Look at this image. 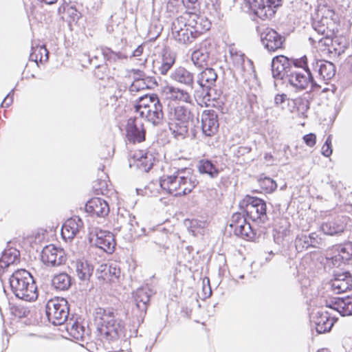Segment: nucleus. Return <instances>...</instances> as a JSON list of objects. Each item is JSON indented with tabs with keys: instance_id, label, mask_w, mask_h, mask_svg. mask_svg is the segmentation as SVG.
Returning <instances> with one entry per match:
<instances>
[{
	"instance_id": "obj_38",
	"label": "nucleus",
	"mask_w": 352,
	"mask_h": 352,
	"mask_svg": "<svg viewBox=\"0 0 352 352\" xmlns=\"http://www.w3.org/2000/svg\"><path fill=\"white\" fill-rule=\"evenodd\" d=\"M19 252L16 249L5 250L2 252L0 258V265L1 267H8L10 265L14 263L19 259Z\"/></svg>"
},
{
	"instance_id": "obj_8",
	"label": "nucleus",
	"mask_w": 352,
	"mask_h": 352,
	"mask_svg": "<svg viewBox=\"0 0 352 352\" xmlns=\"http://www.w3.org/2000/svg\"><path fill=\"white\" fill-rule=\"evenodd\" d=\"M305 73L306 74H302L297 69L292 68L287 74L285 82L297 90H304L310 84L312 91H318L321 88V85L314 80L311 71L309 70V72H305Z\"/></svg>"
},
{
	"instance_id": "obj_41",
	"label": "nucleus",
	"mask_w": 352,
	"mask_h": 352,
	"mask_svg": "<svg viewBox=\"0 0 352 352\" xmlns=\"http://www.w3.org/2000/svg\"><path fill=\"white\" fill-rule=\"evenodd\" d=\"M98 54L102 55L104 58L109 63H113L118 60L124 59L128 57L121 52H115L108 47L101 48V50L98 52Z\"/></svg>"
},
{
	"instance_id": "obj_37",
	"label": "nucleus",
	"mask_w": 352,
	"mask_h": 352,
	"mask_svg": "<svg viewBox=\"0 0 352 352\" xmlns=\"http://www.w3.org/2000/svg\"><path fill=\"white\" fill-rule=\"evenodd\" d=\"M289 223L285 219L280 220L279 225L274 228V237L276 243H281L290 232Z\"/></svg>"
},
{
	"instance_id": "obj_26",
	"label": "nucleus",
	"mask_w": 352,
	"mask_h": 352,
	"mask_svg": "<svg viewBox=\"0 0 352 352\" xmlns=\"http://www.w3.org/2000/svg\"><path fill=\"white\" fill-rule=\"evenodd\" d=\"M346 217H341L323 223L321 226V230L324 234L327 235H339L342 234L346 228Z\"/></svg>"
},
{
	"instance_id": "obj_64",
	"label": "nucleus",
	"mask_w": 352,
	"mask_h": 352,
	"mask_svg": "<svg viewBox=\"0 0 352 352\" xmlns=\"http://www.w3.org/2000/svg\"><path fill=\"white\" fill-rule=\"evenodd\" d=\"M30 311L24 307H17L15 309V315L19 318L27 317Z\"/></svg>"
},
{
	"instance_id": "obj_35",
	"label": "nucleus",
	"mask_w": 352,
	"mask_h": 352,
	"mask_svg": "<svg viewBox=\"0 0 352 352\" xmlns=\"http://www.w3.org/2000/svg\"><path fill=\"white\" fill-rule=\"evenodd\" d=\"M156 100H160V99L157 96L154 94L140 96L134 107L138 116L141 115V111H145L150 107L151 104L155 103Z\"/></svg>"
},
{
	"instance_id": "obj_6",
	"label": "nucleus",
	"mask_w": 352,
	"mask_h": 352,
	"mask_svg": "<svg viewBox=\"0 0 352 352\" xmlns=\"http://www.w3.org/2000/svg\"><path fill=\"white\" fill-rule=\"evenodd\" d=\"M240 207L241 209L245 208L243 212L253 221L264 223L267 220L266 204L260 198L246 196L240 202Z\"/></svg>"
},
{
	"instance_id": "obj_21",
	"label": "nucleus",
	"mask_w": 352,
	"mask_h": 352,
	"mask_svg": "<svg viewBox=\"0 0 352 352\" xmlns=\"http://www.w3.org/2000/svg\"><path fill=\"white\" fill-rule=\"evenodd\" d=\"M85 210L92 217H105L109 213L108 203L99 197L92 198L88 201L85 205Z\"/></svg>"
},
{
	"instance_id": "obj_39",
	"label": "nucleus",
	"mask_w": 352,
	"mask_h": 352,
	"mask_svg": "<svg viewBox=\"0 0 352 352\" xmlns=\"http://www.w3.org/2000/svg\"><path fill=\"white\" fill-rule=\"evenodd\" d=\"M198 170L200 173L207 174L211 178H216L219 173V170L216 168L212 162L208 160H200L198 164Z\"/></svg>"
},
{
	"instance_id": "obj_9",
	"label": "nucleus",
	"mask_w": 352,
	"mask_h": 352,
	"mask_svg": "<svg viewBox=\"0 0 352 352\" xmlns=\"http://www.w3.org/2000/svg\"><path fill=\"white\" fill-rule=\"evenodd\" d=\"M171 34L177 42L184 45L191 43L196 39L192 30L187 25L185 19H183L182 15L172 22Z\"/></svg>"
},
{
	"instance_id": "obj_34",
	"label": "nucleus",
	"mask_w": 352,
	"mask_h": 352,
	"mask_svg": "<svg viewBox=\"0 0 352 352\" xmlns=\"http://www.w3.org/2000/svg\"><path fill=\"white\" fill-rule=\"evenodd\" d=\"M156 80L154 77L145 78L138 80H133L130 85L129 90L130 92H138L144 89H150L157 85Z\"/></svg>"
},
{
	"instance_id": "obj_40",
	"label": "nucleus",
	"mask_w": 352,
	"mask_h": 352,
	"mask_svg": "<svg viewBox=\"0 0 352 352\" xmlns=\"http://www.w3.org/2000/svg\"><path fill=\"white\" fill-rule=\"evenodd\" d=\"M98 54L102 55L104 58L109 63H113L118 60L124 59L128 57L121 52H115L108 47L101 48V50L98 52Z\"/></svg>"
},
{
	"instance_id": "obj_53",
	"label": "nucleus",
	"mask_w": 352,
	"mask_h": 352,
	"mask_svg": "<svg viewBox=\"0 0 352 352\" xmlns=\"http://www.w3.org/2000/svg\"><path fill=\"white\" fill-rule=\"evenodd\" d=\"M219 0H206V6L210 13H218L220 9Z\"/></svg>"
},
{
	"instance_id": "obj_62",
	"label": "nucleus",
	"mask_w": 352,
	"mask_h": 352,
	"mask_svg": "<svg viewBox=\"0 0 352 352\" xmlns=\"http://www.w3.org/2000/svg\"><path fill=\"white\" fill-rule=\"evenodd\" d=\"M287 100V96L285 94H276L274 97V104L279 106Z\"/></svg>"
},
{
	"instance_id": "obj_12",
	"label": "nucleus",
	"mask_w": 352,
	"mask_h": 352,
	"mask_svg": "<svg viewBox=\"0 0 352 352\" xmlns=\"http://www.w3.org/2000/svg\"><path fill=\"white\" fill-rule=\"evenodd\" d=\"M285 41V36L272 28H267L261 33V43L270 52L283 49Z\"/></svg>"
},
{
	"instance_id": "obj_42",
	"label": "nucleus",
	"mask_w": 352,
	"mask_h": 352,
	"mask_svg": "<svg viewBox=\"0 0 352 352\" xmlns=\"http://www.w3.org/2000/svg\"><path fill=\"white\" fill-rule=\"evenodd\" d=\"M67 329L74 339L83 340L85 329L78 322H73L67 324Z\"/></svg>"
},
{
	"instance_id": "obj_10",
	"label": "nucleus",
	"mask_w": 352,
	"mask_h": 352,
	"mask_svg": "<svg viewBox=\"0 0 352 352\" xmlns=\"http://www.w3.org/2000/svg\"><path fill=\"white\" fill-rule=\"evenodd\" d=\"M282 0H248V4L254 14L265 20L275 14V8L281 5Z\"/></svg>"
},
{
	"instance_id": "obj_63",
	"label": "nucleus",
	"mask_w": 352,
	"mask_h": 352,
	"mask_svg": "<svg viewBox=\"0 0 352 352\" xmlns=\"http://www.w3.org/2000/svg\"><path fill=\"white\" fill-rule=\"evenodd\" d=\"M251 151V148L248 146H239L235 152V155L238 157L244 155L249 153Z\"/></svg>"
},
{
	"instance_id": "obj_43",
	"label": "nucleus",
	"mask_w": 352,
	"mask_h": 352,
	"mask_svg": "<svg viewBox=\"0 0 352 352\" xmlns=\"http://www.w3.org/2000/svg\"><path fill=\"white\" fill-rule=\"evenodd\" d=\"M312 59L309 60L307 56H303L300 58H292L289 59L291 66L296 69L297 68H302L305 72H309L311 70V62Z\"/></svg>"
},
{
	"instance_id": "obj_13",
	"label": "nucleus",
	"mask_w": 352,
	"mask_h": 352,
	"mask_svg": "<svg viewBox=\"0 0 352 352\" xmlns=\"http://www.w3.org/2000/svg\"><path fill=\"white\" fill-rule=\"evenodd\" d=\"M41 260L47 265L58 266L65 262L66 256L63 249L50 244L43 249Z\"/></svg>"
},
{
	"instance_id": "obj_48",
	"label": "nucleus",
	"mask_w": 352,
	"mask_h": 352,
	"mask_svg": "<svg viewBox=\"0 0 352 352\" xmlns=\"http://www.w3.org/2000/svg\"><path fill=\"white\" fill-rule=\"evenodd\" d=\"M295 104L297 107L298 112L303 117H305V113L309 109V101L306 98H298L296 100Z\"/></svg>"
},
{
	"instance_id": "obj_58",
	"label": "nucleus",
	"mask_w": 352,
	"mask_h": 352,
	"mask_svg": "<svg viewBox=\"0 0 352 352\" xmlns=\"http://www.w3.org/2000/svg\"><path fill=\"white\" fill-rule=\"evenodd\" d=\"M182 3L188 10H195L199 7L198 0H182Z\"/></svg>"
},
{
	"instance_id": "obj_59",
	"label": "nucleus",
	"mask_w": 352,
	"mask_h": 352,
	"mask_svg": "<svg viewBox=\"0 0 352 352\" xmlns=\"http://www.w3.org/2000/svg\"><path fill=\"white\" fill-rule=\"evenodd\" d=\"M129 230L131 235L137 233L135 226H138V222L135 221V217H130L129 223Z\"/></svg>"
},
{
	"instance_id": "obj_18",
	"label": "nucleus",
	"mask_w": 352,
	"mask_h": 352,
	"mask_svg": "<svg viewBox=\"0 0 352 352\" xmlns=\"http://www.w3.org/2000/svg\"><path fill=\"white\" fill-rule=\"evenodd\" d=\"M140 119L145 120L153 126H158L162 123L164 118L163 107L160 100H156L155 103L151 104L150 107L145 111H141L138 116Z\"/></svg>"
},
{
	"instance_id": "obj_31",
	"label": "nucleus",
	"mask_w": 352,
	"mask_h": 352,
	"mask_svg": "<svg viewBox=\"0 0 352 352\" xmlns=\"http://www.w3.org/2000/svg\"><path fill=\"white\" fill-rule=\"evenodd\" d=\"M335 25L330 23H323L319 22H314L313 28L318 34L323 35L324 37L318 38V43L324 45H329L331 42L329 36L334 30Z\"/></svg>"
},
{
	"instance_id": "obj_54",
	"label": "nucleus",
	"mask_w": 352,
	"mask_h": 352,
	"mask_svg": "<svg viewBox=\"0 0 352 352\" xmlns=\"http://www.w3.org/2000/svg\"><path fill=\"white\" fill-rule=\"evenodd\" d=\"M262 185L268 191H274L277 188V184L275 181L270 177H265L262 181Z\"/></svg>"
},
{
	"instance_id": "obj_11",
	"label": "nucleus",
	"mask_w": 352,
	"mask_h": 352,
	"mask_svg": "<svg viewBox=\"0 0 352 352\" xmlns=\"http://www.w3.org/2000/svg\"><path fill=\"white\" fill-rule=\"evenodd\" d=\"M182 16L185 19L195 38L209 30L211 27L210 21L205 16L198 15L194 12H186Z\"/></svg>"
},
{
	"instance_id": "obj_16",
	"label": "nucleus",
	"mask_w": 352,
	"mask_h": 352,
	"mask_svg": "<svg viewBox=\"0 0 352 352\" xmlns=\"http://www.w3.org/2000/svg\"><path fill=\"white\" fill-rule=\"evenodd\" d=\"M311 71L316 72L324 81L331 80L336 74V67L329 61L312 58Z\"/></svg>"
},
{
	"instance_id": "obj_45",
	"label": "nucleus",
	"mask_w": 352,
	"mask_h": 352,
	"mask_svg": "<svg viewBox=\"0 0 352 352\" xmlns=\"http://www.w3.org/2000/svg\"><path fill=\"white\" fill-rule=\"evenodd\" d=\"M322 16L329 21V23L336 25V14L334 10L329 6H323L318 10V17Z\"/></svg>"
},
{
	"instance_id": "obj_2",
	"label": "nucleus",
	"mask_w": 352,
	"mask_h": 352,
	"mask_svg": "<svg viewBox=\"0 0 352 352\" xmlns=\"http://www.w3.org/2000/svg\"><path fill=\"white\" fill-rule=\"evenodd\" d=\"M198 183L190 168H178L172 175H164L160 180L162 189L175 196L190 193Z\"/></svg>"
},
{
	"instance_id": "obj_7",
	"label": "nucleus",
	"mask_w": 352,
	"mask_h": 352,
	"mask_svg": "<svg viewBox=\"0 0 352 352\" xmlns=\"http://www.w3.org/2000/svg\"><path fill=\"white\" fill-rule=\"evenodd\" d=\"M45 312L48 320L54 325H61L69 316V306L63 298H53L47 301Z\"/></svg>"
},
{
	"instance_id": "obj_24",
	"label": "nucleus",
	"mask_w": 352,
	"mask_h": 352,
	"mask_svg": "<svg viewBox=\"0 0 352 352\" xmlns=\"http://www.w3.org/2000/svg\"><path fill=\"white\" fill-rule=\"evenodd\" d=\"M332 290L336 294H341L352 289V275L349 272L335 275L331 283Z\"/></svg>"
},
{
	"instance_id": "obj_33",
	"label": "nucleus",
	"mask_w": 352,
	"mask_h": 352,
	"mask_svg": "<svg viewBox=\"0 0 352 352\" xmlns=\"http://www.w3.org/2000/svg\"><path fill=\"white\" fill-rule=\"evenodd\" d=\"M75 270L77 276L80 280H88L91 277L94 268L87 261L78 260L75 262Z\"/></svg>"
},
{
	"instance_id": "obj_19",
	"label": "nucleus",
	"mask_w": 352,
	"mask_h": 352,
	"mask_svg": "<svg viewBox=\"0 0 352 352\" xmlns=\"http://www.w3.org/2000/svg\"><path fill=\"white\" fill-rule=\"evenodd\" d=\"M211 42L210 40H204L199 44V47L195 50L191 55V60L193 64L199 67V70L204 69L210 56V48Z\"/></svg>"
},
{
	"instance_id": "obj_47",
	"label": "nucleus",
	"mask_w": 352,
	"mask_h": 352,
	"mask_svg": "<svg viewBox=\"0 0 352 352\" xmlns=\"http://www.w3.org/2000/svg\"><path fill=\"white\" fill-rule=\"evenodd\" d=\"M338 254L340 256H343V259L349 261L352 258V243L349 242L344 244L343 246H338L336 248Z\"/></svg>"
},
{
	"instance_id": "obj_51",
	"label": "nucleus",
	"mask_w": 352,
	"mask_h": 352,
	"mask_svg": "<svg viewBox=\"0 0 352 352\" xmlns=\"http://www.w3.org/2000/svg\"><path fill=\"white\" fill-rule=\"evenodd\" d=\"M307 236L310 247L320 248L324 243L322 239L316 232L310 233Z\"/></svg>"
},
{
	"instance_id": "obj_57",
	"label": "nucleus",
	"mask_w": 352,
	"mask_h": 352,
	"mask_svg": "<svg viewBox=\"0 0 352 352\" xmlns=\"http://www.w3.org/2000/svg\"><path fill=\"white\" fill-rule=\"evenodd\" d=\"M303 140L307 146L312 147L316 144V135L311 133L307 134L303 136Z\"/></svg>"
},
{
	"instance_id": "obj_49",
	"label": "nucleus",
	"mask_w": 352,
	"mask_h": 352,
	"mask_svg": "<svg viewBox=\"0 0 352 352\" xmlns=\"http://www.w3.org/2000/svg\"><path fill=\"white\" fill-rule=\"evenodd\" d=\"M93 189L96 195H104L107 192V183L105 180L98 179L94 182Z\"/></svg>"
},
{
	"instance_id": "obj_56",
	"label": "nucleus",
	"mask_w": 352,
	"mask_h": 352,
	"mask_svg": "<svg viewBox=\"0 0 352 352\" xmlns=\"http://www.w3.org/2000/svg\"><path fill=\"white\" fill-rule=\"evenodd\" d=\"M327 260L331 262L333 267H340L342 263H346V262H347L343 259V256H340L338 254L331 256V258H327Z\"/></svg>"
},
{
	"instance_id": "obj_32",
	"label": "nucleus",
	"mask_w": 352,
	"mask_h": 352,
	"mask_svg": "<svg viewBox=\"0 0 352 352\" xmlns=\"http://www.w3.org/2000/svg\"><path fill=\"white\" fill-rule=\"evenodd\" d=\"M167 90L169 98L173 100H179L186 103L192 102V94L188 89H183L171 86L168 87Z\"/></svg>"
},
{
	"instance_id": "obj_14",
	"label": "nucleus",
	"mask_w": 352,
	"mask_h": 352,
	"mask_svg": "<svg viewBox=\"0 0 352 352\" xmlns=\"http://www.w3.org/2000/svg\"><path fill=\"white\" fill-rule=\"evenodd\" d=\"M146 131L142 120L135 116L128 120L126 125V138L133 144L140 143L145 140Z\"/></svg>"
},
{
	"instance_id": "obj_52",
	"label": "nucleus",
	"mask_w": 352,
	"mask_h": 352,
	"mask_svg": "<svg viewBox=\"0 0 352 352\" xmlns=\"http://www.w3.org/2000/svg\"><path fill=\"white\" fill-rule=\"evenodd\" d=\"M331 135H329L322 147L321 153L325 157H329L332 154Z\"/></svg>"
},
{
	"instance_id": "obj_15",
	"label": "nucleus",
	"mask_w": 352,
	"mask_h": 352,
	"mask_svg": "<svg viewBox=\"0 0 352 352\" xmlns=\"http://www.w3.org/2000/svg\"><path fill=\"white\" fill-rule=\"evenodd\" d=\"M292 68L289 58L285 56H277L272 59V73L273 78L276 79L285 80Z\"/></svg>"
},
{
	"instance_id": "obj_36",
	"label": "nucleus",
	"mask_w": 352,
	"mask_h": 352,
	"mask_svg": "<svg viewBox=\"0 0 352 352\" xmlns=\"http://www.w3.org/2000/svg\"><path fill=\"white\" fill-rule=\"evenodd\" d=\"M52 284L57 290H68L72 284V278L67 273H60L53 277Z\"/></svg>"
},
{
	"instance_id": "obj_29",
	"label": "nucleus",
	"mask_w": 352,
	"mask_h": 352,
	"mask_svg": "<svg viewBox=\"0 0 352 352\" xmlns=\"http://www.w3.org/2000/svg\"><path fill=\"white\" fill-rule=\"evenodd\" d=\"M175 62V54L168 49H164L162 52L160 61H157L155 69L162 75H166L171 69Z\"/></svg>"
},
{
	"instance_id": "obj_4",
	"label": "nucleus",
	"mask_w": 352,
	"mask_h": 352,
	"mask_svg": "<svg viewBox=\"0 0 352 352\" xmlns=\"http://www.w3.org/2000/svg\"><path fill=\"white\" fill-rule=\"evenodd\" d=\"M118 314L112 308H97L95 318L100 327V331L107 339L116 340L125 335L124 322L117 317Z\"/></svg>"
},
{
	"instance_id": "obj_50",
	"label": "nucleus",
	"mask_w": 352,
	"mask_h": 352,
	"mask_svg": "<svg viewBox=\"0 0 352 352\" xmlns=\"http://www.w3.org/2000/svg\"><path fill=\"white\" fill-rule=\"evenodd\" d=\"M256 236V232L252 228L251 225L248 223L245 225L244 230L241 232V234L239 235V237H241L243 239L247 241L253 240Z\"/></svg>"
},
{
	"instance_id": "obj_20",
	"label": "nucleus",
	"mask_w": 352,
	"mask_h": 352,
	"mask_svg": "<svg viewBox=\"0 0 352 352\" xmlns=\"http://www.w3.org/2000/svg\"><path fill=\"white\" fill-rule=\"evenodd\" d=\"M219 128L217 114L214 111H204L201 115V129L206 136L214 135Z\"/></svg>"
},
{
	"instance_id": "obj_46",
	"label": "nucleus",
	"mask_w": 352,
	"mask_h": 352,
	"mask_svg": "<svg viewBox=\"0 0 352 352\" xmlns=\"http://www.w3.org/2000/svg\"><path fill=\"white\" fill-rule=\"evenodd\" d=\"M294 243L298 252H302L308 248H310L308 236L306 234L301 233L298 234Z\"/></svg>"
},
{
	"instance_id": "obj_23",
	"label": "nucleus",
	"mask_w": 352,
	"mask_h": 352,
	"mask_svg": "<svg viewBox=\"0 0 352 352\" xmlns=\"http://www.w3.org/2000/svg\"><path fill=\"white\" fill-rule=\"evenodd\" d=\"M327 307L338 311L341 316L352 315V296L333 298L329 302H327Z\"/></svg>"
},
{
	"instance_id": "obj_5",
	"label": "nucleus",
	"mask_w": 352,
	"mask_h": 352,
	"mask_svg": "<svg viewBox=\"0 0 352 352\" xmlns=\"http://www.w3.org/2000/svg\"><path fill=\"white\" fill-rule=\"evenodd\" d=\"M192 119V115L186 107L178 106L170 111L168 127L175 138L184 140L187 136Z\"/></svg>"
},
{
	"instance_id": "obj_22",
	"label": "nucleus",
	"mask_w": 352,
	"mask_h": 352,
	"mask_svg": "<svg viewBox=\"0 0 352 352\" xmlns=\"http://www.w3.org/2000/svg\"><path fill=\"white\" fill-rule=\"evenodd\" d=\"M94 243L104 252L111 254L115 249L116 242L113 234L109 231H96Z\"/></svg>"
},
{
	"instance_id": "obj_28",
	"label": "nucleus",
	"mask_w": 352,
	"mask_h": 352,
	"mask_svg": "<svg viewBox=\"0 0 352 352\" xmlns=\"http://www.w3.org/2000/svg\"><path fill=\"white\" fill-rule=\"evenodd\" d=\"M154 157L151 153L138 151L133 155V166L143 172H148L153 166Z\"/></svg>"
},
{
	"instance_id": "obj_61",
	"label": "nucleus",
	"mask_w": 352,
	"mask_h": 352,
	"mask_svg": "<svg viewBox=\"0 0 352 352\" xmlns=\"http://www.w3.org/2000/svg\"><path fill=\"white\" fill-rule=\"evenodd\" d=\"M14 90H11V91L6 96V97L3 99V102H1V107H8L11 105V104L13 102V98L12 96H11V94H13Z\"/></svg>"
},
{
	"instance_id": "obj_27",
	"label": "nucleus",
	"mask_w": 352,
	"mask_h": 352,
	"mask_svg": "<svg viewBox=\"0 0 352 352\" xmlns=\"http://www.w3.org/2000/svg\"><path fill=\"white\" fill-rule=\"evenodd\" d=\"M82 227V219L78 216H74L64 223L61 234L64 238L73 239Z\"/></svg>"
},
{
	"instance_id": "obj_30",
	"label": "nucleus",
	"mask_w": 352,
	"mask_h": 352,
	"mask_svg": "<svg viewBox=\"0 0 352 352\" xmlns=\"http://www.w3.org/2000/svg\"><path fill=\"white\" fill-rule=\"evenodd\" d=\"M100 277L104 280L115 282L118 280L121 276V270L119 264L116 262H112L109 264L100 266Z\"/></svg>"
},
{
	"instance_id": "obj_25",
	"label": "nucleus",
	"mask_w": 352,
	"mask_h": 352,
	"mask_svg": "<svg viewBox=\"0 0 352 352\" xmlns=\"http://www.w3.org/2000/svg\"><path fill=\"white\" fill-rule=\"evenodd\" d=\"M153 294V290L148 286L140 287L133 293L136 307L141 313H146L150 298Z\"/></svg>"
},
{
	"instance_id": "obj_55",
	"label": "nucleus",
	"mask_w": 352,
	"mask_h": 352,
	"mask_svg": "<svg viewBox=\"0 0 352 352\" xmlns=\"http://www.w3.org/2000/svg\"><path fill=\"white\" fill-rule=\"evenodd\" d=\"M244 216L245 214H242L241 212L234 213L230 219V227L232 228L235 226L236 224L241 223L243 221Z\"/></svg>"
},
{
	"instance_id": "obj_3",
	"label": "nucleus",
	"mask_w": 352,
	"mask_h": 352,
	"mask_svg": "<svg viewBox=\"0 0 352 352\" xmlns=\"http://www.w3.org/2000/svg\"><path fill=\"white\" fill-rule=\"evenodd\" d=\"M11 291L21 300L32 302L37 299L38 288L31 274L25 269L15 270L9 278Z\"/></svg>"
},
{
	"instance_id": "obj_17",
	"label": "nucleus",
	"mask_w": 352,
	"mask_h": 352,
	"mask_svg": "<svg viewBox=\"0 0 352 352\" xmlns=\"http://www.w3.org/2000/svg\"><path fill=\"white\" fill-rule=\"evenodd\" d=\"M318 334L330 331L336 320L327 311H318L311 320Z\"/></svg>"
},
{
	"instance_id": "obj_60",
	"label": "nucleus",
	"mask_w": 352,
	"mask_h": 352,
	"mask_svg": "<svg viewBox=\"0 0 352 352\" xmlns=\"http://www.w3.org/2000/svg\"><path fill=\"white\" fill-rule=\"evenodd\" d=\"M38 52L41 55L39 61L45 62L48 60V51L44 46H41L38 49Z\"/></svg>"
},
{
	"instance_id": "obj_1",
	"label": "nucleus",
	"mask_w": 352,
	"mask_h": 352,
	"mask_svg": "<svg viewBox=\"0 0 352 352\" xmlns=\"http://www.w3.org/2000/svg\"><path fill=\"white\" fill-rule=\"evenodd\" d=\"M171 78L184 85L197 102L206 103L218 99L214 87L217 74L211 67H206L194 73L179 67L171 74Z\"/></svg>"
},
{
	"instance_id": "obj_44",
	"label": "nucleus",
	"mask_w": 352,
	"mask_h": 352,
	"mask_svg": "<svg viewBox=\"0 0 352 352\" xmlns=\"http://www.w3.org/2000/svg\"><path fill=\"white\" fill-rule=\"evenodd\" d=\"M234 65L240 68L242 71L245 70V64L250 67V69H253L252 62L251 60L246 58L243 54H232Z\"/></svg>"
}]
</instances>
